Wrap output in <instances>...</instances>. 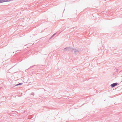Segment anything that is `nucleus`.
Wrapping results in <instances>:
<instances>
[{"label":"nucleus","mask_w":122,"mask_h":122,"mask_svg":"<svg viewBox=\"0 0 122 122\" xmlns=\"http://www.w3.org/2000/svg\"><path fill=\"white\" fill-rule=\"evenodd\" d=\"M10 1V0H0V3Z\"/></svg>","instance_id":"nucleus-1"},{"label":"nucleus","mask_w":122,"mask_h":122,"mask_svg":"<svg viewBox=\"0 0 122 122\" xmlns=\"http://www.w3.org/2000/svg\"><path fill=\"white\" fill-rule=\"evenodd\" d=\"M117 83H114L111 85V86L112 87H113L117 85Z\"/></svg>","instance_id":"nucleus-2"},{"label":"nucleus","mask_w":122,"mask_h":122,"mask_svg":"<svg viewBox=\"0 0 122 122\" xmlns=\"http://www.w3.org/2000/svg\"><path fill=\"white\" fill-rule=\"evenodd\" d=\"M22 83H19V84H17L15 86H18V85H22Z\"/></svg>","instance_id":"nucleus-3"}]
</instances>
